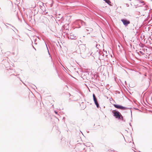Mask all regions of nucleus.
I'll return each instance as SVG.
<instances>
[{"label":"nucleus","mask_w":152,"mask_h":152,"mask_svg":"<svg viewBox=\"0 0 152 152\" xmlns=\"http://www.w3.org/2000/svg\"><path fill=\"white\" fill-rule=\"evenodd\" d=\"M112 113L115 118L123 121V117L119 112L116 110H113Z\"/></svg>","instance_id":"f257e3e1"},{"label":"nucleus","mask_w":152,"mask_h":152,"mask_svg":"<svg viewBox=\"0 0 152 152\" xmlns=\"http://www.w3.org/2000/svg\"><path fill=\"white\" fill-rule=\"evenodd\" d=\"M113 106L116 108L118 109H122L123 110H126L127 109V108L126 107H123L122 106L118 104H114Z\"/></svg>","instance_id":"f03ea898"},{"label":"nucleus","mask_w":152,"mask_h":152,"mask_svg":"<svg viewBox=\"0 0 152 152\" xmlns=\"http://www.w3.org/2000/svg\"><path fill=\"white\" fill-rule=\"evenodd\" d=\"M93 99H94V102L95 104L96 105V107H99V105L98 102L97 101V99L96 97V96L94 94H93Z\"/></svg>","instance_id":"7ed1b4c3"},{"label":"nucleus","mask_w":152,"mask_h":152,"mask_svg":"<svg viewBox=\"0 0 152 152\" xmlns=\"http://www.w3.org/2000/svg\"><path fill=\"white\" fill-rule=\"evenodd\" d=\"M80 50L81 54H82V53L86 51V46L84 45H82L80 46Z\"/></svg>","instance_id":"20e7f679"},{"label":"nucleus","mask_w":152,"mask_h":152,"mask_svg":"<svg viewBox=\"0 0 152 152\" xmlns=\"http://www.w3.org/2000/svg\"><path fill=\"white\" fill-rule=\"evenodd\" d=\"M121 21L125 26H127L130 23V21L126 19H122L121 20Z\"/></svg>","instance_id":"39448f33"},{"label":"nucleus","mask_w":152,"mask_h":152,"mask_svg":"<svg viewBox=\"0 0 152 152\" xmlns=\"http://www.w3.org/2000/svg\"><path fill=\"white\" fill-rule=\"evenodd\" d=\"M86 30L88 31H89L88 32V34H90V32H92L93 31V29L91 28H87Z\"/></svg>","instance_id":"423d86ee"},{"label":"nucleus","mask_w":152,"mask_h":152,"mask_svg":"<svg viewBox=\"0 0 152 152\" xmlns=\"http://www.w3.org/2000/svg\"><path fill=\"white\" fill-rule=\"evenodd\" d=\"M70 38L71 39H76V36H74L73 35H71L70 36Z\"/></svg>","instance_id":"0eeeda50"},{"label":"nucleus","mask_w":152,"mask_h":152,"mask_svg":"<svg viewBox=\"0 0 152 152\" xmlns=\"http://www.w3.org/2000/svg\"><path fill=\"white\" fill-rule=\"evenodd\" d=\"M55 113H56V114H57V112H56V111H55Z\"/></svg>","instance_id":"6e6552de"},{"label":"nucleus","mask_w":152,"mask_h":152,"mask_svg":"<svg viewBox=\"0 0 152 152\" xmlns=\"http://www.w3.org/2000/svg\"><path fill=\"white\" fill-rule=\"evenodd\" d=\"M130 125L131 126V124H130Z\"/></svg>","instance_id":"1a4fd4ad"}]
</instances>
